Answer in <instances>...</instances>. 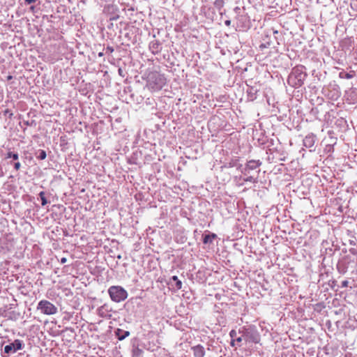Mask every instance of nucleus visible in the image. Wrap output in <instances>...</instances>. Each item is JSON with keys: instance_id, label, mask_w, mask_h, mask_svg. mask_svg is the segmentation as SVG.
<instances>
[{"instance_id": "obj_1", "label": "nucleus", "mask_w": 357, "mask_h": 357, "mask_svg": "<svg viewBox=\"0 0 357 357\" xmlns=\"http://www.w3.org/2000/svg\"><path fill=\"white\" fill-rule=\"evenodd\" d=\"M307 74L305 72V68L303 66H298L293 68L291 73L288 77V84L294 87L298 88L304 84Z\"/></svg>"}, {"instance_id": "obj_2", "label": "nucleus", "mask_w": 357, "mask_h": 357, "mask_svg": "<svg viewBox=\"0 0 357 357\" xmlns=\"http://www.w3.org/2000/svg\"><path fill=\"white\" fill-rule=\"evenodd\" d=\"M165 84V79L163 75L158 72L149 73L147 75L146 87L151 91L160 90Z\"/></svg>"}, {"instance_id": "obj_3", "label": "nucleus", "mask_w": 357, "mask_h": 357, "mask_svg": "<svg viewBox=\"0 0 357 357\" xmlns=\"http://www.w3.org/2000/svg\"><path fill=\"white\" fill-rule=\"evenodd\" d=\"M108 294L111 300L116 303L123 301L128 297L127 291L121 286H111L108 289Z\"/></svg>"}, {"instance_id": "obj_4", "label": "nucleus", "mask_w": 357, "mask_h": 357, "mask_svg": "<svg viewBox=\"0 0 357 357\" xmlns=\"http://www.w3.org/2000/svg\"><path fill=\"white\" fill-rule=\"evenodd\" d=\"M37 309L41 313L47 315L55 314L57 312V307L51 302L47 300L40 301L37 306Z\"/></svg>"}, {"instance_id": "obj_5", "label": "nucleus", "mask_w": 357, "mask_h": 357, "mask_svg": "<svg viewBox=\"0 0 357 357\" xmlns=\"http://www.w3.org/2000/svg\"><path fill=\"white\" fill-rule=\"evenodd\" d=\"M24 344L20 340H15L13 342L4 347V353L9 355L15 353L18 350L22 349Z\"/></svg>"}, {"instance_id": "obj_6", "label": "nucleus", "mask_w": 357, "mask_h": 357, "mask_svg": "<svg viewBox=\"0 0 357 357\" xmlns=\"http://www.w3.org/2000/svg\"><path fill=\"white\" fill-rule=\"evenodd\" d=\"M111 309L106 304L99 307L97 309L98 314L102 318H110L112 314H110Z\"/></svg>"}, {"instance_id": "obj_7", "label": "nucleus", "mask_w": 357, "mask_h": 357, "mask_svg": "<svg viewBox=\"0 0 357 357\" xmlns=\"http://www.w3.org/2000/svg\"><path fill=\"white\" fill-rule=\"evenodd\" d=\"M225 161L222 162L223 165L220 166V168H231L236 167H238V163L237 160L234 159L233 158H224ZM220 162L222 163V160H220Z\"/></svg>"}, {"instance_id": "obj_8", "label": "nucleus", "mask_w": 357, "mask_h": 357, "mask_svg": "<svg viewBox=\"0 0 357 357\" xmlns=\"http://www.w3.org/2000/svg\"><path fill=\"white\" fill-rule=\"evenodd\" d=\"M169 284L174 291H178L182 287V282L176 275L169 279Z\"/></svg>"}, {"instance_id": "obj_9", "label": "nucleus", "mask_w": 357, "mask_h": 357, "mask_svg": "<svg viewBox=\"0 0 357 357\" xmlns=\"http://www.w3.org/2000/svg\"><path fill=\"white\" fill-rule=\"evenodd\" d=\"M315 139L316 136L313 134H310L303 139V145L308 149H311L314 146Z\"/></svg>"}, {"instance_id": "obj_10", "label": "nucleus", "mask_w": 357, "mask_h": 357, "mask_svg": "<svg viewBox=\"0 0 357 357\" xmlns=\"http://www.w3.org/2000/svg\"><path fill=\"white\" fill-rule=\"evenodd\" d=\"M195 357H204L205 350L201 344L196 345L192 347Z\"/></svg>"}, {"instance_id": "obj_11", "label": "nucleus", "mask_w": 357, "mask_h": 357, "mask_svg": "<svg viewBox=\"0 0 357 357\" xmlns=\"http://www.w3.org/2000/svg\"><path fill=\"white\" fill-rule=\"evenodd\" d=\"M261 165L259 160H251L247 161L245 169H255Z\"/></svg>"}, {"instance_id": "obj_12", "label": "nucleus", "mask_w": 357, "mask_h": 357, "mask_svg": "<svg viewBox=\"0 0 357 357\" xmlns=\"http://www.w3.org/2000/svg\"><path fill=\"white\" fill-rule=\"evenodd\" d=\"M217 238V235L215 234H209L203 235V243L204 244L212 243L213 241Z\"/></svg>"}, {"instance_id": "obj_13", "label": "nucleus", "mask_w": 357, "mask_h": 357, "mask_svg": "<svg viewBox=\"0 0 357 357\" xmlns=\"http://www.w3.org/2000/svg\"><path fill=\"white\" fill-rule=\"evenodd\" d=\"M116 333V335L119 340H123L126 337L130 335V332L127 331H123L122 329H117Z\"/></svg>"}, {"instance_id": "obj_14", "label": "nucleus", "mask_w": 357, "mask_h": 357, "mask_svg": "<svg viewBox=\"0 0 357 357\" xmlns=\"http://www.w3.org/2000/svg\"><path fill=\"white\" fill-rule=\"evenodd\" d=\"M142 354H143V350L142 349H139L137 345L132 346V357H142Z\"/></svg>"}, {"instance_id": "obj_15", "label": "nucleus", "mask_w": 357, "mask_h": 357, "mask_svg": "<svg viewBox=\"0 0 357 357\" xmlns=\"http://www.w3.org/2000/svg\"><path fill=\"white\" fill-rule=\"evenodd\" d=\"M20 316V313L15 312V311H11V312H8V314L5 315V317H7L8 319L14 320V321L18 319Z\"/></svg>"}, {"instance_id": "obj_16", "label": "nucleus", "mask_w": 357, "mask_h": 357, "mask_svg": "<svg viewBox=\"0 0 357 357\" xmlns=\"http://www.w3.org/2000/svg\"><path fill=\"white\" fill-rule=\"evenodd\" d=\"M347 266L342 262H338L337 264V269L338 272L341 274H344L347 271Z\"/></svg>"}, {"instance_id": "obj_17", "label": "nucleus", "mask_w": 357, "mask_h": 357, "mask_svg": "<svg viewBox=\"0 0 357 357\" xmlns=\"http://www.w3.org/2000/svg\"><path fill=\"white\" fill-rule=\"evenodd\" d=\"M39 196L40 197V199H41V204L42 206H45L47 204V201L46 199V197H45V192L42 191L39 193Z\"/></svg>"}, {"instance_id": "obj_18", "label": "nucleus", "mask_w": 357, "mask_h": 357, "mask_svg": "<svg viewBox=\"0 0 357 357\" xmlns=\"http://www.w3.org/2000/svg\"><path fill=\"white\" fill-rule=\"evenodd\" d=\"M224 0H215L214 1V6L218 9H221L224 6Z\"/></svg>"}, {"instance_id": "obj_19", "label": "nucleus", "mask_w": 357, "mask_h": 357, "mask_svg": "<svg viewBox=\"0 0 357 357\" xmlns=\"http://www.w3.org/2000/svg\"><path fill=\"white\" fill-rule=\"evenodd\" d=\"M340 77L341 78H345V79H351L354 77V74H350V73H345L344 75H343V73H340Z\"/></svg>"}, {"instance_id": "obj_20", "label": "nucleus", "mask_w": 357, "mask_h": 357, "mask_svg": "<svg viewBox=\"0 0 357 357\" xmlns=\"http://www.w3.org/2000/svg\"><path fill=\"white\" fill-rule=\"evenodd\" d=\"M127 158V161L128 163H130V164H136L137 163V158H134V157H132V158Z\"/></svg>"}, {"instance_id": "obj_21", "label": "nucleus", "mask_w": 357, "mask_h": 357, "mask_svg": "<svg viewBox=\"0 0 357 357\" xmlns=\"http://www.w3.org/2000/svg\"><path fill=\"white\" fill-rule=\"evenodd\" d=\"M348 285H349V281L344 280L342 282V284H341L342 287H348Z\"/></svg>"}, {"instance_id": "obj_22", "label": "nucleus", "mask_w": 357, "mask_h": 357, "mask_svg": "<svg viewBox=\"0 0 357 357\" xmlns=\"http://www.w3.org/2000/svg\"><path fill=\"white\" fill-rule=\"evenodd\" d=\"M14 167L16 170H18L20 167V163L19 162H16L14 163Z\"/></svg>"}, {"instance_id": "obj_23", "label": "nucleus", "mask_w": 357, "mask_h": 357, "mask_svg": "<svg viewBox=\"0 0 357 357\" xmlns=\"http://www.w3.org/2000/svg\"><path fill=\"white\" fill-rule=\"evenodd\" d=\"M229 335L231 337H234L236 335V332L234 330H231L229 333Z\"/></svg>"}, {"instance_id": "obj_24", "label": "nucleus", "mask_w": 357, "mask_h": 357, "mask_svg": "<svg viewBox=\"0 0 357 357\" xmlns=\"http://www.w3.org/2000/svg\"><path fill=\"white\" fill-rule=\"evenodd\" d=\"M36 1V0H25V2L30 4V3H35Z\"/></svg>"}, {"instance_id": "obj_25", "label": "nucleus", "mask_w": 357, "mask_h": 357, "mask_svg": "<svg viewBox=\"0 0 357 357\" xmlns=\"http://www.w3.org/2000/svg\"><path fill=\"white\" fill-rule=\"evenodd\" d=\"M107 50L110 52L111 53L114 52V49L112 47H107Z\"/></svg>"}, {"instance_id": "obj_26", "label": "nucleus", "mask_w": 357, "mask_h": 357, "mask_svg": "<svg viewBox=\"0 0 357 357\" xmlns=\"http://www.w3.org/2000/svg\"><path fill=\"white\" fill-rule=\"evenodd\" d=\"M66 261H67V259H66V258H65V257H63V258H61V264H64V263H66Z\"/></svg>"}, {"instance_id": "obj_27", "label": "nucleus", "mask_w": 357, "mask_h": 357, "mask_svg": "<svg viewBox=\"0 0 357 357\" xmlns=\"http://www.w3.org/2000/svg\"><path fill=\"white\" fill-rule=\"evenodd\" d=\"M225 25H226V26H229V25L231 24V21H230V20H226V21L225 22Z\"/></svg>"}, {"instance_id": "obj_28", "label": "nucleus", "mask_w": 357, "mask_h": 357, "mask_svg": "<svg viewBox=\"0 0 357 357\" xmlns=\"http://www.w3.org/2000/svg\"><path fill=\"white\" fill-rule=\"evenodd\" d=\"M40 156H46V153H45V151H41V153H40Z\"/></svg>"}, {"instance_id": "obj_29", "label": "nucleus", "mask_w": 357, "mask_h": 357, "mask_svg": "<svg viewBox=\"0 0 357 357\" xmlns=\"http://www.w3.org/2000/svg\"><path fill=\"white\" fill-rule=\"evenodd\" d=\"M327 148H328V151H331V150L333 149V146L331 145H328Z\"/></svg>"}, {"instance_id": "obj_30", "label": "nucleus", "mask_w": 357, "mask_h": 357, "mask_svg": "<svg viewBox=\"0 0 357 357\" xmlns=\"http://www.w3.org/2000/svg\"><path fill=\"white\" fill-rule=\"evenodd\" d=\"M242 340H243V339H242V337H237V338H236V341H237V342H241V341H242Z\"/></svg>"}, {"instance_id": "obj_31", "label": "nucleus", "mask_w": 357, "mask_h": 357, "mask_svg": "<svg viewBox=\"0 0 357 357\" xmlns=\"http://www.w3.org/2000/svg\"><path fill=\"white\" fill-rule=\"evenodd\" d=\"M8 156H13V157H15V156H17V155H15V154H13V155H11V153H8Z\"/></svg>"}, {"instance_id": "obj_32", "label": "nucleus", "mask_w": 357, "mask_h": 357, "mask_svg": "<svg viewBox=\"0 0 357 357\" xmlns=\"http://www.w3.org/2000/svg\"><path fill=\"white\" fill-rule=\"evenodd\" d=\"M12 79V76L10 75L8 77V79Z\"/></svg>"}, {"instance_id": "obj_33", "label": "nucleus", "mask_w": 357, "mask_h": 357, "mask_svg": "<svg viewBox=\"0 0 357 357\" xmlns=\"http://www.w3.org/2000/svg\"><path fill=\"white\" fill-rule=\"evenodd\" d=\"M280 160H282V161H284V158H281V159H280Z\"/></svg>"}, {"instance_id": "obj_34", "label": "nucleus", "mask_w": 357, "mask_h": 357, "mask_svg": "<svg viewBox=\"0 0 357 357\" xmlns=\"http://www.w3.org/2000/svg\"><path fill=\"white\" fill-rule=\"evenodd\" d=\"M351 244L355 245V243L352 241H351Z\"/></svg>"}, {"instance_id": "obj_35", "label": "nucleus", "mask_w": 357, "mask_h": 357, "mask_svg": "<svg viewBox=\"0 0 357 357\" xmlns=\"http://www.w3.org/2000/svg\"><path fill=\"white\" fill-rule=\"evenodd\" d=\"M102 55V53H100L99 56H101Z\"/></svg>"}]
</instances>
